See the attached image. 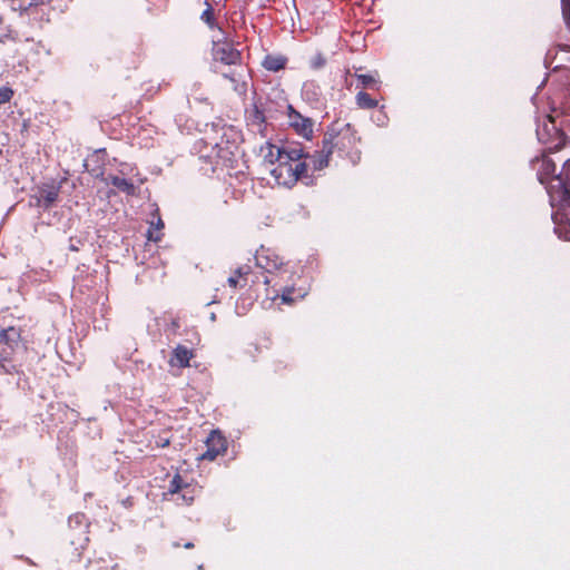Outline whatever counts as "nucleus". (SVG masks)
<instances>
[{
    "label": "nucleus",
    "instance_id": "6e6552de",
    "mask_svg": "<svg viewBox=\"0 0 570 570\" xmlns=\"http://www.w3.org/2000/svg\"><path fill=\"white\" fill-rule=\"evenodd\" d=\"M288 124L302 137L309 139L313 135V121L303 117L295 111L293 107H288Z\"/></svg>",
    "mask_w": 570,
    "mask_h": 570
},
{
    "label": "nucleus",
    "instance_id": "4468645a",
    "mask_svg": "<svg viewBox=\"0 0 570 570\" xmlns=\"http://www.w3.org/2000/svg\"><path fill=\"white\" fill-rule=\"evenodd\" d=\"M285 63L286 59L282 56H267L263 61V66L271 71L281 70Z\"/></svg>",
    "mask_w": 570,
    "mask_h": 570
},
{
    "label": "nucleus",
    "instance_id": "412c9836",
    "mask_svg": "<svg viewBox=\"0 0 570 570\" xmlns=\"http://www.w3.org/2000/svg\"><path fill=\"white\" fill-rule=\"evenodd\" d=\"M331 154V150L327 151L325 156H321L318 160H314V167L315 169H322L325 166H327L328 163V155Z\"/></svg>",
    "mask_w": 570,
    "mask_h": 570
},
{
    "label": "nucleus",
    "instance_id": "20e7f679",
    "mask_svg": "<svg viewBox=\"0 0 570 570\" xmlns=\"http://www.w3.org/2000/svg\"><path fill=\"white\" fill-rule=\"evenodd\" d=\"M538 138L548 146L549 151H558L566 145L564 135L557 128L551 117L538 128Z\"/></svg>",
    "mask_w": 570,
    "mask_h": 570
},
{
    "label": "nucleus",
    "instance_id": "b1692460",
    "mask_svg": "<svg viewBox=\"0 0 570 570\" xmlns=\"http://www.w3.org/2000/svg\"><path fill=\"white\" fill-rule=\"evenodd\" d=\"M563 16L567 20L570 19V0H562Z\"/></svg>",
    "mask_w": 570,
    "mask_h": 570
},
{
    "label": "nucleus",
    "instance_id": "6ab92c4d",
    "mask_svg": "<svg viewBox=\"0 0 570 570\" xmlns=\"http://www.w3.org/2000/svg\"><path fill=\"white\" fill-rule=\"evenodd\" d=\"M13 96V91L10 88H0V104L8 102Z\"/></svg>",
    "mask_w": 570,
    "mask_h": 570
},
{
    "label": "nucleus",
    "instance_id": "bb28decb",
    "mask_svg": "<svg viewBox=\"0 0 570 570\" xmlns=\"http://www.w3.org/2000/svg\"><path fill=\"white\" fill-rule=\"evenodd\" d=\"M168 444V440H165V442L161 444L163 446Z\"/></svg>",
    "mask_w": 570,
    "mask_h": 570
},
{
    "label": "nucleus",
    "instance_id": "39448f33",
    "mask_svg": "<svg viewBox=\"0 0 570 570\" xmlns=\"http://www.w3.org/2000/svg\"><path fill=\"white\" fill-rule=\"evenodd\" d=\"M20 333L14 327H8L0 333V366L9 361L19 346Z\"/></svg>",
    "mask_w": 570,
    "mask_h": 570
},
{
    "label": "nucleus",
    "instance_id": "9d476101",
    "mask_svg": "<svg viewBox=\"0 0 570 570\" xmlns=\"http://www.w3.org/2000/svg\"><path fill=\"white\" fill-rule=\"evenodd\" d=\"M286 151H288V149H281L269 142L261 147L264 163L268 165L269 168L275 167L283 159V155H285Z\"/></svg>",
    "mask_w": 570,
    "mask_h": 570
},
{
    "label": "nucleus",
    "instance_id": "423d86ee",
    "mask_svg": "<svg viewBox=\"0 0 570 570\" xmlns=\"http://www.w3.org/2000/svg\"><path fill=\"white\" fill-rule=\"evenodd\" d=\"M206 452L202 454L198 459L213 461L218 455L226 452L227 442L219 431H212L206 440Z\"/></svg>",
    "mask_w": 570,
    "mask_h": 570
},
{
    "label": "nucleus",
    "instance_id": "a878e982",
    "mask_svg": "<svg viewBox=\"0 0 570 570\" xmlns=\"http://www.w3.org/2000/svg\"><path fill=\"white\" fill-rule=\"evenodd\" d=\"M237 76L238 75H236V72H233L232 75H229L227 77L230 79V81L236 82L237 81Z\"/></svg>",
    "mask_w": 570,
    "mask_h": 570
},
{
    "label": "nucleus",
    "instance_id": "f257e3e1",
    "mask_svg": "<svg viewBox=\"0 0 570 570\" xmlns=\"http://www.w3.org/2000/svg\"><path fill=\"white\" fill-rule=\"evenodd\" d=\"M549 196L554 223L562 226L563 233L570 238V159L564 163L561 171L549 183Z\"/></svg>",
    "mask_w": 570,
    "mask_h": 570
},
{
    "label": "nucleus",
    "instance_id": "ddd939ff",
    "mask_svg": "<svg viewBox=\"0 0 570 570\" xmlns=\"http://www.w3.org/2000/svg\"><path fill=\"white\" fill-rule=\"evenodd\" d=\"M106 181L115 187H117L119 190L128 194V195H135L136 187L132 183L128 181L126 178L119 177V176H109L106 178Z\"/></svg>",
    "mask_w": 570,
    "mask_h": 570
},
{
    "label": "nucleus",
    "instance_id": "dca6fc26",
    "mask_svg": "<svg viewBox=\"0 0 570 570\" xmlns=\"http://www.w3.org/2000/svg\"><path fill=\"white\" fill-rule=\"evenodd\" d=\"M249 273V267H239L236 269L235 274L232 275L227 282L230 287H236L239 283V278L246 276Z\"/></svg>",
    "mask_w": 570,
    "mask_h": 570
},
{
    "label": "nucleus",
    "instance_id": "aec40b11",
    "mask_svg": "<svg viewBox=\"0 0 570 570\" xmlns=\"http://www.w3.org/2000/svg\"><path fill=\"white\" fill-rule=\"evenodd\" d=\"M147 238L153 242H158L160 239V233L154 228V222L150 223V228L147 233Z\"/></svg>",
    "mask_w": 570,
    "mask_h": 570
},
{
    "label": "nucleus",
    "instance_id": "0eeeda50",
    "mask_svg": "<svg viewBox=\"0 0 570 570\" xmlns=\"http://www.w3.org/2000/svg\"><path fill=\"white\" fill-rule=\"evenodd\" d=\"M258 267L272 273L283 266V259L271 248L262 247L255 255Z\"/></svg>",
    "mask_w": 570,
    "mask_h": 570
},
{
    "label": "nucleus",
    "instance_id": "2eb2a0df",
    "mask_svg": "<svg viewBox=\"0 0 570 570\" xmlns=\"http://www.w3.org/2000/svg\"><path fill=\"white\" fill-rule=\"evenodd\" d=\"M356 102L361 108H375L377 101L372 99L368 94L360 91L356 96Z\"/></svg>",
    "mask_w": 570,
    "mask_h": 570
},
{
    "label": "nucleus",
    "instance_id": "4be33fe9",
    "mask_svg": "<svg viewBox=\"0 0 570 570\" xmlns=\"http://www.w3.org/2000/svg\"><path fill=\"white\" fill-rule=\"evenodd\" d=\"M294 288L293 287H286L281 295V299L285 304H291L293 302V298L291 297Z\"/></svg>",
    "mask_w": 570,
    "mask_h": 570
},
{
    "label": "nucleus",
    "instance_id": "f03ea898",
    "mask_svg": "<svg viewBox=\"0 0 570 570\" xmlns=\"http://www.w3.org/2000/svg\"><path fill=\"white\" fill-rule=\"evenodd\" d=\"M302 158L301 148H289L275 167L268 168L275 184L284 187H292L296 184L306 171V164L302 161Z\"/></svg>",
    "mask_w": 570,
    "mask_h": 570
},
{
    "label": "nucleus",
    "instance_id": "5701e85b",
    "mask_svg": "<svg viewBox=\"0 0 570 570\" xmlns=\"http://www.w3.org/2000/svg\"><path fill=\"white\" fill-rule=\"evenodd\" d=\"M202 19L208 23L209 26H212V19H213V11L210 8L206 9L203 14H202Z\"/></svg>",
    "mask_w": 570,
    "mask_h": 570
},
{
    "label": "nucleus",
    "instance_id": "1a4fd4ad",
    "mask_svg": "<svg viewBox=\"0 0 570 570\" xmlns=\"http://www.w3.org/2000/svg\"><path fill=\"white\" fill-rule=\"evenodd\" d=\"M535 169L538 171V178L541 184L547 186V190L549 191V183L556 171V165L547 157H542L535 160Z\"/></svg>",
    "mask_w": 570,
    "mask_h": 570
},
{
    "label": "nucleus",
    "instance_id": "a211bd4d",
    "mask_svg": "<svg viewBox=\"0 0 570 570\" xmlns=\"http://www.w3.org/2000/svg\"><path fill=\"white\" fill-rule=\"evenodd\" d=\"M357 79L362 82L365 87H371L377 83V80L372 75H357Z\"/></svg>",
    "mask_w": 570,
    "mask_h": 570
},
{
    "label": "nucleus",
    "instance_id": "393cba45",
    "mask_svg": "<svg viewBox=\"0 0 570 570\" xmlns=\"http://www.w3.org/2000/svg\"><path fill=\"white\" fill-rule=\"evenodd\" d=\"M163 222L160 218L157 219V223L155 224L154 223V228H156L158 232H160V229L163 228Z\"/></svg>",
    "mask_w": 570,
    "mask_h": 570
},
{
    "label": "nucleus",
    "instance_id": "f3484780",
    "mask_svg": "<svg viewBox=\"0 0 570 570\" xmlns=\"http://www.w3.org/2000/svg\"><path fill=\"white\" fill-rule=\"evenodd\" d=\"M57 197H58V190L56 188H51L49 190H46L41 195V198L46 203V205H50L53 202H56Z\"/></svg>",
    "mask_w": 570,
    "mask_h": 570
},
{
    "label": "nucleus",
    "instance_id": "9b49d317",
    "mask_svg": "<svg viewBox=\"0 0 570 570\" xmlns=\"http://www.w3.org/2000/svg\"><path fill=\"white\" fill-rule=\"evenodd\" d=\"M193 356L190 350L185 346H177L174 350L173 356L169 361L171 366L186 367L189 365V361Z\"/></svg>",
    "mask_w": 570,
    "mask_h": 570
},
{
    "label": "nucleus",
    "instance_id": "f8f14e48",
    "mask_svg": "<svg viewBox=\"0 0 570 570\" xmlns=\"http://www.w3.org/2000/svg\"><path fill=\"white\" fill-rule=\"evenodd\" d=\"M185 491L183 493V499L187 502H191L194 499V489H189L188 485L183 481L181 476L176 474L170 481L169 492L178 493L179 491Z\"/></svg>",
    "mask_w": 570,
    "mask_h": 570
},
{
    "label": "nucleus",
    "instance_id": "7ed1b4c3",
    "mask_svg": "<svg viewBox=\"0 0 570 570\" xmlns=\"http://www.w3.org/2000/svg\"><path fill=\"white\" fill-rule=\"evenodd\" d=\"M213 57L216 61L224 65H236L240 59V53L233 45L225 39L223 31L213 37Z\"/></svg>",
    "mask_w": 570,
    "mask_h": 570
}]
</instances>
